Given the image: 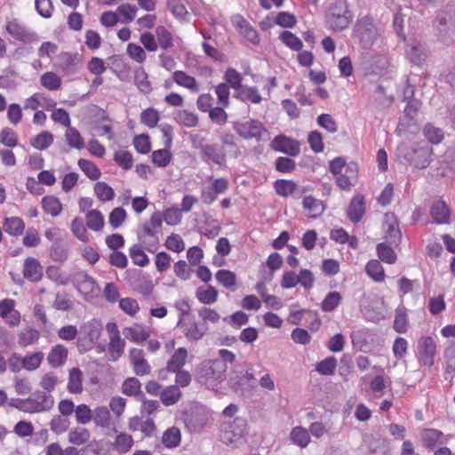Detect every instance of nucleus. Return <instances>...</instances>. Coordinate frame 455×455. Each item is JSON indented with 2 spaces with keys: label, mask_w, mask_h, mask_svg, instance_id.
I'll list each match as a JSON object with an SVG mask.
<instances>
[{
  "label": "nucleus",
  "mask_w": 455,
  "mask_h": 455,
  "mask_svg": "<svg viewBox=\"0 0 455 455\" xmlns=\"http://www.w3.org/2000/svg\"><path fill=\"white\" fill-rule=\"evenodd\" d=\"M434 35L446 45L455 43V7L446 6L433 22Z\"/></svg>",
  "instance_id": "nucleus-1"
},
{
  "label": "nucleus",
  "mask_w": 455,
  "mask_h": 455,
  "mask_svg": "<svg viewBox=\"0 0 455 455\" xmlns=\"http://www.w3.org/2000/svg\"><path fill=\"white\" fill-rule=\"evenodd\" d=\"M354 15L346 0L336 1L326 14V23L330 29L339 32L346 29L352 22Z\"/></svg>",
  "instance_id": "nucleus-2"
},
{
  "label": "nucleus",
  "mask_w": 455,
  "mask_h": 455,
  "mask_svg": "<svg viewBox=\"0 0 455 455\" xmlns=\"http://www.w3.org/2000/svg\"><path fill=\"white\" fill-rule=\"evenodd\" d=\"M379 35V28L369 16L357 20L353 29V38L363 49H371Z\"/></svg>",
  "instance_id": "nucleus-3"
},
{
  "label": "nucleus",
  "mask_w": 455,
  "mask_h": 455,
  "mask_svg": "<svg viewBox=\"0 0 455 455\" xmlns=\"http://www.w3.org/2000/svg\"><path fill=\"white\" fill-rule=\"evenodd\" d=\"M246 420L237 417L233 421L222 426L220 440L229 445H236L243 441L246 431Z\"/></svg>",
  "instance_id": "nucleus-4"
},
{
  "label": "nucleus",
  "mask_w": 455,
  "mask_h": 455,
  "mask_svg": "<svg viewBox=\"0 0 455 455\" xmlns=\"http://www.w3.org/2000/svg\"><path fill=\"white\" fill-rule=\"evenodd\" d=\"M227 371V365L220 359L205 360L199 369L198 377L201 382L222 380Z\"/></svg>",
  "instance_id": "nucleus-5"
},
{
  "label": "nucleus",
  "mask_w": 455,
  "mask_h": 455,
  "mask_svg": "<svg viewBox=\"0 0 455 455\" xmlns=\"http://www.w3.org/2000/svg\"><path fill=\"white\" fill-rule=\"evenodd\" d=\"M234 129L241 137L246 140L255 139L258 141H259L262 135L267 132L262 123L254 119L243 123H235Z\"/></svg>",
  "instance_id": "nucleus-6"
},
{
  "label": "nucleus",
  "mask_w": 455,
  "mask_h": 455,
  "mask_svg": "<svg viewBox=\"0 0 455 455\" xmlns=\"http://www.w3.org/2000/svg\"><path fill=\"white\" fill-rule=\"evenodd\" d=\"M6 30L8 34L18 41L25 44H32L38 42L39 37L37 34L31 31L24 24L19 22L17 20L8 21L6 24Z\"/></svg>",
  "instance_id": "nucleus-7"
},
{
  "label": "nucleus",
  "mask_w": 455,
  "mask_h": 455,
  "mask_svg": "<svg viewBox=\"0 0 455 455\" xmlns=\"http://www.w3.org/2000/svg\"><path fill=\"white\" fill-rule=\"evenodd\" d=\"M27 412L36 413L50 411L53 404L52 395H46L44 392H36L32 396L26 399Z\"/></svg>",
  "instance_id": "nucleus-8"
},
{
  "label": "nucleus",
  "mask_w": 455,
  "mask_h": 455,
  "mask_svg": "<svg viewBox=\"0 0 455 455\" xmlns=\"http://www.w3.org/2000/svg\"><path fill=\"white\" fill-rule=\"evenodd\" d=\"M274 150L296 156L300 152L299 142L283 135L276 136L271 142Z\"/></svg>",
  "instance_id": "nucleus-9"
},
{
  "label": "nucleus",
  "mask_w": 455,
  "mask_h": 455,
  "mask_svg": "<svg viewBox=\"0 0 455 455\" xmlns=\"http://www.w3.org/2000/svg\"><path fill=\"white\" fill-rule=\"evenodd\" d=\"M418 350L423 364L431 367L436 353V345L432 337H422L418 342Z\"/></svg>",
  "instance_id": "nucleus-10"
},
{
  "label": "nucleus",
  "mask_w": 455,
  "mask_h": 455,
  "mask_svg": "<svg viewBox=\"0 0 455 455\" xmlns=\"http://www.w3.org/2000/svg\"><path fill=\"white\" fill-rule=\"evenodd\" d=\"M129 358L136 375L145 376L151 372V367L148 361L145 359V353L142 349H130Z\"/></svg>",
  "instance_id": "nucleus-11"
},
{
  "label": "nucleus",
  "mask_w": 455,
  "mask_h": 455,
  "mask_svg": "<svg viewBox=\"0 0 455 455\" xmlns=\"http://www.w3.org/2000/svg\"><path fill=\"white\" fill-rule=\"evenodd\" d=\"M405 55L414 65L421 66L427 60V50L419 41L413 39L405 46Z\"/></svg>",
  "instance_id": "nucleus-12"
},
{
  "label": "nucleus",
  "mask_w": 455,
  "mask_h": 455,
  "mask_svg": "<svg viewBox=\"0 0 455 455\" xmlns=\"http://www.w3.org/2000/svg\"><path fill=\"white\" fill-rule=\"evenodd\" d=\"M253 374L249 371H235V376L231 377L230 383L233 390L239 395L250 391L253 387Z\"/></svg>",
  "instance_id": "nucleus-13"
},
{
  "label": "nucleus",
  "mask_w": 455,
  "mask_h": 455,
  "mask_svg": "<svg viewBox=\"0 0 455 455\" xmlns=\"http://www.w3.org/2000/svg\"><path fill=\"white\" fill-rule=\"evenodd\" d=\"M385 232H386V241L391 245L397 246L402 239V234L398 228V223L393 214L386 215V222H385Z\"/></svg>",
  "instance_id": "nucleus-14"
},
{
  "label": "nucleus",
  "mask_w": 455,
  "mask_h": 455,
  "mask_svg": "<svg viewBox=\"0 0 455 455\" xmlns=\"http://www.w3.org/2000/svg\"><path fill=\"white\" fill-rule=\"evenodd\" d=\"M178 326H180L185 337L189 341L200 340L207 331V327L201 328L195 321L184 322L181 317L179 318Z\"/></svg>",
  "instance_id": "nucleus-15"
},
{
  "label": "nucleus",
  "mask_w": 455,
  "mask_h": 455,
  "mask_svg": "<svg viewBox=\"0 0 455 455\" xmlns=\"http://www.w3.org/2000/svg\"><path fill=\"white\" fill-rule=\"evenodd\" d=\"M23 275L31 282H37L42 278L43 267L36 259L28 257L25 259Z\"/></svg>",
  "instance_id": "nucleus-16"
},
{
  "label": "nucleus",
  "mask_w": 455,
  "mask_h": 455,
  "mask_svg": "<svg viewBox=\"0 0 455 455\" xmlns=\"http://www.w3.org/2000/svg\"><path fill=\"white\" fill-rule=\"evenodd\" d=\"M365 212V201L364 197L361 195H357L350 201L347 216L349 220L354 222H359Z\"/></svg>",
  "instance_id": "nucleus-17"
},
{
  "label": "nucleus",
  "mask_w": 455,
  "mask_h": 455,
  "mask_svg": "<svg viewBox=\"0 0 455 455\" xmlns=\"http://www.w3.org/2000/svg\"><path fill=\"white\" fill-rule=\"evenodd\" d=\"M68 348L64 345H55L52 347L51 351L47 355L48 363L52 368L60 367L66 363L68 359Z\"/></svg>",
  "instance_id": "nucleus-18"
},
{
  "label": "nucleus",
  "mask_w": 455,
  "mask_h": 455,
  "mask_svg": "<svg viewBox=\"0 0 455 455\" xmlns=\"http://www.w3.org/2000/svg\"><path fill=\"white\" fill-rule=\"evenodd\" d=\"M356 176L357 165L355 164H349L346 167L345 173L336 175V183L341 189L349 190Z\"/></svg>",
  "instance_id": "nucleus-19"
},
{
  "label": "nucleus",
  "mask_w": 455,
  "mask_h": 455,
  "mask_svg": "<svg viewBox=\"0 0 455 455\" xmlns=\"http://www.w3.org/2000/svg\"><path fill=\"white\" fill-rule=\"evenodd\" d=\"M430 215L435 223L446 224L450 220L449 207L445 202L439 200L432 204Z\"/></svg>",
  "instance_id": "nucleus-20"
},
{
  "label": "nucleus",
  "mask_w": 455,
  "mask_h": 455,
  "mask_svg": "<svg viewBox=\"0 0 455 455\" xmlns=\"http://www.w3.org/2000/svg\"><path fill=\"white\" fill-rule=\"evenodd\" d=\"M132 289L143 296H149L154 290V283L148 275L140 274L134 277L131 283Z\"/></svg>",
  "instance_id": "nucleus-21"
},
{
  "label": "nucleus",
  "mask_w": 455,
  "mask_h": 455,
  "mask_svg": "<svg viewBox=\"0 0 455 455\" xmlns=\"http://www.w3.org/2000/svg\"><path fill=\"white\" fill-rule=\"evenodd\" d=\"M201 158L205 162L212 161L219 165H221L226 162L225 154L218 148L217 145L214 144H207L204 146V148H203V151L201 152Z\"/></svg>",
  "instance_id": "nucleus-22"
},
{
  "label": "nucleus",
  "mask_w": 455,
  "mask_h": 455,
  "mask_svg": "<svg viewBox=\"0 0 455 455\" xmlns=\"http://www.w3.org/2000/svg\"><path fill=\"white\" fill-rule=\"evenodd\" d=\"M187 357L188 350L186 348L180 347L176 349L167 362L166 371L169 372L182 371V368L186 363Z\"/></svg>",
  "instance_id": "nucleus-23"
},
{
  "label": "nucleus",
  "mask_w": 455,
  "mask_h": 455,
  "mask_svg": "<svg viewBox=\"0 0 455 455\" xmlns=\"http://www.w3.org/2000/svg\"><path fill=\"white\" fill-rule=\"evenodd\" d=\"M67 388L70 394L77 395L83 392V372L79 368L69 370Z\"/></svg>",
  "instance_id": "nucleus-24"
},
{
  "label": "nucleus",
  "mask_w": 455,
  "mask_h": 455,
  "mask_svg": "<svg viewBox=\"0 0 455 455\" xmlns=\"http://www.w3.org/2000/svg\"><path fill=\"white\" fill-rule=\"evenodd\" d=\"M123 333L127 339L138 344L144 342L149 337L148 331L138 324L124 328Z\"/></svg>",
  "instance_id": "nucleus-25"
},
{
  "label": "nucleus",
  "mask_w": 455,
  "mask_h": 455,
  "mask_svg": "<svg viewBox=\"0 0 455 455\" xmlns=\"http://www.w3.org/2000/svg\"><path fill=\"white\" fill-rule=\"evenodd\" d=\"M303 207L305 210L308 211V216L310 218L321 216L325 210V205L323 201L311 196H306L303 199Z\"/></svg>",
  "instance_id": "nucleus-26"
},
{
  "label": "nucleus",
  "mask_w": 455,
  "mask_h": 455,
  "mask_svg": "<svg viewBox=\"0 0 455 455\" xmlns=\"http://www.w3.org/2000/svg\"><path fill=\"white\" fill-rule=\"evenodd\" d=\"M134 443L131 435L120 432L116 435L115 441L111 443L114 451L123 454L128 452Z\"/></svg>",
  "instance_id": "nucleus-27"
},
{
  "label": "nucleus",
  "mask_w": 455,
  "mask_h": 455,
  "mask_svg": "<svg viewBox=\"0 0 455 455\" xmlns=\"http://www.w3.org/2000/svg\"><path fill=\"white\" fill-rule=\"evenodd\" d=\"M414 154L415 157L413 159V164L415 167L419 169H425L430 164L431 156L433 154V150L430 147H419L414 150Z\"/></svg>",
  "instance_id": "nucleus-28"
},
{
  "label": "nucleus",
  "mask_w": 455,
  "mask_h": 455,
  "mask_svg": "<svg viewBox=\"0 0 455 455\" xmlns=\"http://www.w3.org/2000/svg\"><path fill=\"white\" fill-rule=\"evenodd\" d=\"M3 228L9 235L18 236L23 233L25 223L19 217L5 218L4 220Z\"/></svg>",
  "instance_id": "nucleus-29"
},
{
  "label": "nucleus",
  "mask_w": 455,
  "mask_h": 455,
  "mask_svg": "<svg viewBox=\"0 0 455 455\" xmlns=\"http://www.w3.org/2000/svg\"><path fill=\"white\" fill-rule=\"evenodd\" d=\"M184 421L189 432H199L206 424L205 417L199 412L187 414Z\"/></svg>",
  "instance_id": "nucleus-30"
},
{
  "label": "nucleus",
  "mask_w": 455,
  "mask_h": 455,
  "mask_svg": "<svg viewBox=\"0 0 455 455\" xmlns=\"http://www.w3.org/2000/svg\"><path fill=\"white\" fill-rule=\"evenodd\" d=\"M86 227L92 231L100 232L103 229L105 220L99 210H91L85 215Z\"/></svg>",
  "instance_id": "nucleus-31"
},
{
  "label": "nucleus",
  "mask_w": 455,
  "mask_h": 455,
  "mask_svg": "<svg viewBox=\"0 0 455 455\" xmlns=\"http://www.w3.org/2000/svg\"><path fill=\"white\" fill-rule=\"evenodd\" d=\"M182 393L178 386L171 385L160 393L162 403L166 405H173L180 399Z\"/></svg>",
  "instance_id": "nucleus-32"
},
{
  "label": "nucleus",
  "mask_w": 455,
  "mask_h": 455,
  "mask_svg": "<svg viewBox=\"0 0 455 455\" xmlns=\"http://www.w3.org/2000/svg\"><path fill=\"white\" fill-rule=\"evenodd\" d=\"M181 441V432L180 428L172 427L167 428L162 436V443L167 448H175L180 445Z\"/></svg>",
  "instance_id": "nucleus-33"
},
{
  "label": "nucleus",
  "mask_w": 455,
  "mask_h": 455,
  "mask_svg": "<svg viewBox=\"0 0 455 455\" xmlns=\"http://www.w3.org/2000/svg\"><path fill=\"white\" fill-rule=\"evenodd\" d=\"M290 438L294 444L300 448H306L310 442L308 431L302 427H293L291 431Z\"/></svg>",
  "instance_id": "nucleus-34"
},
{
  "label": "nucleus",
  "mask_w": 455,
  "mask_h": 455,
  "mask_svg": "<svg viewBox=\"0 0 455 455\" xmlns=\"http://www.w3.org/2000/svg\"><path fill=\"white\" fill-rule=\"evenodd\" d=\"M42 207L47 214L52 217H57L62 211V205L60 200L53 196H44L42 199Z\"/></svg>",
  "instance_id": "nucleus-35"
},
{
  "label": "nucleus",
  "mask_w": 455,
  "mask_h": 455,
  "mask_svg": "<svg viewBox=\"0 0 455 455\" xmlns=\"http://www.w3.org/2000/svg\"><path fill=\"white\" fill-rule=\"evenodd\" d=\"M172 77L174 82L179 85L186 87L192 92L199 91V86L196 79L193 76L187 75L185 72L180 70L175 71Z\"/></svg>",
  "instance_id": "nucleus-36"
},
{
  "label": "nucleus",
  "mask_w": 455,
  "mask_h": 455,
  "mask_svg": "<svg viewBox=\"0 0 455 455\" xmlns=\"http://www.w3.org/2000/svg\"><path fill=\"white\" fill-rule=\"evenodd\" d=\"M90 431L84 427H75L68 433V442L75 445H82L89 442Z\"/></svg>",
  "instance_id": "nucleus-37"
},
{
  "label": "nucleus",
  "mask_w": 455,
  "mask_h": 455,
  "mask_svg": "<svg viewBox=\"0 0 455 455\" xmlns=\"http://www.w3.org/2000/svg\"><path fill=\"white\" fill-rule=\"evenodd\" d=\"M92 419L94 423L101 427H109L111 416L109 410L105 406L95 408L92 411Z\"/></svg>",
  "instance_id": "nucleus-38"
},
{
  "label": "nucleus",
  "mask_w": 455,
  "mask_h": 455,
  "mask_svg": "<svg viewBox=\"0 0 455 455\" xmlns=\"http://www.w3.org/2000/svg\"><path fill=\"white\" fill-rule=\"evenodd\" d=\"M140 382L138 379L132 377L128 378L124 380L122 386V392L129 396H139L142 398L144 396L143 393L140 390Z\"/></svg>",
  "instance_id": "nucleus-39"
},
{
  "label": "nucleus",
  "mask_w": 455,
  "mask_h": 455,
  "mask_svg": "<svg viewBox=\"0 0 455 455\" xmlns=\"http://www.w3.org/2000/svg\"><path fill=\"white\" fill-rule=\"evenodd\" d=\"M342 296L339 291H330L321 303V308L323 312H331L340 304Z\"/></svg>",
  "instance_id": "nucleus-40"
},
{
  "label": "nucleus",
  "mask_w": 455,
  "mask_h": 455,
  "mask_svg": "<svg viewBox=\"0 0 455 455\" xmlns=\"http://www.w3.org/2000/svg\"><path fill=\"white\" fill-rule=\"evenodd\" d=\"M94 193L101 202L111 201L115 197L114 189L103 181H98L94 185Z\"/></svg>",
  "instance_id": "nucleus-41"
},
{
  "label": "nucleus",
  "mask_w": 455,
  "mask_h": 455,
  "mask_svg": "<svg viewBox=\"0 0 455 455\" xmlns=\"http://www.w3.org/2000/svg\"><path fill=\"white\" fill-rule=\"evenodd\" d=\"M443 433L436 429H426L422 433V442L426 447L434 450L438 443H441Z\"/></svg>",
  "instance_id": "nucleus-42"
},
{
  "label": "nucleus",
  "mask_w": 455,
  "mask_h": 455,
  "mask_svg": "<svg viewBox=\"0 0 455 455\" xmlns=\"http://www.w3.org/2000/svg\"><path fill=\"white\" fill-rule=\"evenodd\" d=\"M237 98H239L243 101H251L256 104L259 103L262 100V97L260 96L258 89L254 86L242 87L237 92Z\"/></svg>",
  "instance_id": "nucleus-43"
},
{
  "label": "nucleus",
  "mask_w": 455,
  "mask_h": 455,
  "mask_svg": "<svg viewBox=\"0 0 455 455\" xmlns=\"http://www.w3.org/2000/svg\"><path fill=\"white\" fill-rule=\"evenodd\" d=\"M44 355L41 351L27 355L26 356L22 357L23 369L29 371L38 369L44 360Z\"/></svg>",
  "instance_id": "nucleus-44"
},
{
  "label": "nucleus",
  "mask_w": 455,
  "mask_h": 455,
  "mask_svg": "<svg viewBox=\"0 0 455 455\" xmlns=\"http://www.w3.org/2000/svg\"><path fill=\"white\" fill-rule=\"evenodd\" d=\"M365 271L367 275L376 282H381L384 280V268L377 259L370 260L365 267Z\"/></svg>",
  "instance_id": "nucleus-45"
},
{
  "label": "nucleus",
  "mask_w": 455,
  "mask_h": 455,
  "mask_svg": "<svg viewBox=\"0 0 455 455\" xmlns=\"http://www.w3.org/2000/svg\"><path fill=\"white\" fill-rule=\"evenodd\" d=\"M378 257L387 264H394L396 261V254L392 247L386 243H380L376 247Z\"/></svg>",
  "instance_id": "nucleus-46"
},
{
  "label": "nucleus",
  "mask_w": 455,
  "mask_h": 455,
  "mask_svg": "<svg viewBox=\"0 0 455 455\" xmlns=\"http://www.w3.org/2000/svg\"><path fill=\"white\" fill-rule=\"evenodd\" d=\"M81 331L88 337L91 342H95L100 335L101 324L100 322L92 320L84 323L81 326Z\"/></svg>",
  "instance_id": "nucleus-47"
},
{
  "label": "nucleus",
  "mask_w": 455,
  "mask_h": 455,
  "mask_svg": "<svg viewBox=\"0 0 455 455\" xmlns=\"http://www.w3.org/2000/svg\"><path fill=\"white\" fill-rule=\"evenodd\" d=\"M156 36L162 49L167 50L173 46L172 35L165 27L158 26L156 28Z\"/></svg>",
  "instance_id": "nucleus-48"
},
{
  "label": "nucleus",
  "mask_w": 455,
  "mask_h": 455,
  "mask_svg": "<svg viewBox=\"0 0 455 455\" xmlns=\"http://www.w3.org/2000/svg\"><path fill=\"white\" fill-rule=\"evenodd\" d=\"M175 120L186 127H195L198 124V116L188 110L182 109L176 113Z\"/></svg>",
  "instance_id": "nucleus-49"
},
{
  "label": "nucleus",
  "mask_w": 455,
  "mask_h": 455,
  "mask_svg": "<svg viewBox=\"0 0 455 455\" xmlns=\"http://www.w3.org/2000/svg\"><path fill=\"white\" fill-rule=\"evenodd\" d=\"M79 168L92 180H97L100 178L101 172L100 169L91 161L86 159L78 160Z\"/></svg>",
  "instance_id": "nucleus-50"
},
{
  "label": "nucleus",
  "mask_w": 455,
  "mask_h": 455,
  "mask_svg": "<svg viewBox=\"0 0 455 455\" xmlns=\"http://www.w3.org/2000/svg\"><path fill=\"white\" fill-rule=\"evenodd\" d=\"M277 195L287 197L292 195L297 189V185L292 180H277L274 184Z\"/></svg>",
  "instance_id": "nucleus-51"
},
{
  "label": "nucleus",
  "mask_w": 455,
  "mask_h": 455,
  "mask_svg": "<svg viewBox=\"0 0 455 455\" xmlns=\"http://www.w3.org/2000/svg\"><path fill=\"white\" fill-rule=\"evenodd\" d=\"M125 341L121 337L109 339L108 353L113 361H116L123 354Z\"/></svg>",
  "instance_id": "nucleus-52"
},
{
  "label": "nucleus",
  "mask_w": 455,
  "mask_h": 455,
  "mask_svg": "<svg viewBox=\"0 0 455 455\" xmlns=\"http://www.w3.org/2000/svg\"><path fill=\"white\" fill-rule=\"evenodd\" d=\"M53 142V135L47 131L42 132L31 140V145L38 149L44 150Z\"/></svg>",
  "instance_id": "nucleus-53"
},
{
  "label": "nucleus",
  "mask_w": 455,
  "mask_h": 455,
  "mask_svg": "<svg viewBox=\"0 0 455 455\" xmlns=\"http://www.w3.org/2000/svg\"><path fill=\"white\" fill-rule=\"evenodd\" d=\"M70 426V420L68 418L55 415L50 422V429L56 435H61L65 433Z\"/></svg>",
  "instance_id": "nucleus-54"
},
{
  "label": "nucleus",
  "mask_w": 455,
  "mask_h": 455,
  "mask_svg": "<svg viewBox=\"0 0 455 455\" xmlns=\"http://www.w3.org/2000/svg\"><path fill=\"white\" fill-rule=\"evenodd\" d=\"M42 86L50 90L56 91L61 86V78L53 72H46L40 78Z\"/></svg>",
  "instance_id": "nucleus-55"
},
{
  "label": "nucleus",
  "mask_w": 455,
  "mask_h": 455,
  "mask_svg": "<svg viewBox=\"0 0 455 455\" xmlns=\"http://www.w3.org/2000/svg\"><path fill=\"white\" fill-rule=\"evenodd\" d=\"M337 367V359L334 356H329L322 360L315 365V371L322 375H333Z\"/></svg>",
  "instance_id": "nucleus-56"
},
{
  "label": "nucleus",
  "mask_w": 455,
  "mask_h": 455,
  "mask_svg": "<svg viewBox=\"0 0 455 455\" xmlns=\"http://www.w3.org/2000/svg\"><path fill=\"white\" fill-rule=\"evenodd\" d=\"M71 231L73 235L84 243H87L89 241V235L86 229V226L84 224V221L80 218H75L70 226Z\"/></svg>",
  "instance_id": "nucleus-57"
},
{
  "label": "nucleus",
  "mask_w": 455,
  "mask_h": 455,
  "mask_svg": "<svg viewBox=\"0 0 455 455\" xmlns=\"http://www.w3.org/2000/svg\"><path fill=\"white\" fill-rule=\"evenodd\" d=\"M65 137L66 141L69 147L76 149H81L84 148V140L76 128L68 126L67 128Z\"/></svg>",
  "instance_id": "nucleus-58"
},
{
  "label": "nucleus",
  "mask_w": 455,
  "mask_h": 455,
  "mask_svg": "<svg viewBox=\"0 0 455 455\" xmlns=\"http://www.w3.org/2000/svg\"><path fill=\"white\" fill-rule=\"evenodd\" d=\"M39 337L40 334L38 331L28 328L19 333L18 342L21 347H28L36 343L39 339Z\"/></svg>",
  "instance_id": "nucleus-59"
},
{
  "label": "nucleus",
  "mask_w": 455,
  "mask_h": 455,
  "mask_svg": "<svg viewBox=\"0 0 455 455\" xmlns=\"http://www.w3.org/2000/svg\"><path fill=\"white\" fill-rule=\"evenodd\" d=\"M196 298L204 304H212L218 299V291L212 286L206 289L199 288L196 291Z\"/></svg>",
  "instance_id": "nucleus-60"
},
{
  "label": "nucleus",
  "mask_w": 455,
  "mask_h": 455,
  "mask_svg": "<svg viewBox=\"0 0 455 455\" xmlns=\"http://www.w3.org/2000/svg\"><path fill=\"white\" fill-rule=\"evenodd\" d=\"M92 411L91 408L84 404H79L76 407L75 416L78 424L85 425L92 419Z\"/></svg>",
  "instance_id": "nucleus-61"
},
{
  "label": "nucleus",
  "mask_w": 455,
  "mask_h": 455,
  "mask_svg": "<svg viewBox=\"0 0 455 455\" xmlns=\"http://www.w3.org/2000/svg\"><path fill=\"white\" fill-rule=\"evenodd\" d=\"M216 280L224 287L231 289L235 285V275L226 269L219 270L215 275Z\"/></svg>",
  "instance_id": "nucleus-62"
},
{
  "label": "nucleus",
  "mask_w": 455,
  "mask_h": 455,
  "mask_svg": "<svg viewBox=\"0 0 455 455\" xmlns=\"http://www.w3.org/2000/svg\"><path fill=\"white\" fill-rule=\"evenodd\" d=\"M224 79L227 84H229L232 88L236 90L237 92L243 87L242 86V76L238 73L235 68H227Z\"/></svg>",
  "instance_id": "nucleus-63"
},
{
  "label": "nucleus",
  "mask_w": 455,
  "mask_h": 455,
  "mask_svg": "<svg viewBox=\"0 0 455 455\" xmlns=\"http://www.w3.org/2000/svg\"><path fill=\"white\" fill-rule=\"evenodd\" d=\"M282 42L293 51H300L303 47L302 41L290 31H283L280 35Z\"/></svg>",
  "instance_id": "nucleus-64"
}]
</instances>
